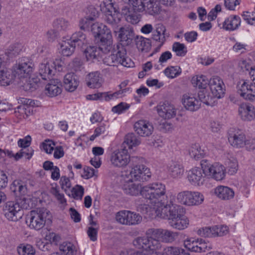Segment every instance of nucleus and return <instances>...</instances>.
Wrapping results in <instances>:
<instances>
[{"instance_id":"4468645a","label":"nucleus","mask_w":255,"mask_h":255,"mask_svg":"<svg viewBox=\"0 0 255 255\" xmlns=\"http://www.w3.org/2000/svg\"><path fill=\"white\" fill-rule=\"evenodd\" d=\"M109 1V2L104 3V12L106 15V20L107 23L116 26L120 21V18L119 17L120 8L117 7L115 4L112 2L111 0Z\"/></svg>"},{"instance_id":"72a5a7b5","label":"nucleus","mask_w":255,"mask_h":255,"mask_svg":"<svg viewBox=\"0 0 255 255\" xmlns=\"http://www.w3.org/2000/svg\"><path fill=\"white\" fill-rule=\"evenodd\" d=\"M184 211L183 208L176 204L174 203L173 199H170L168 209V219L172 220L178 217H180Z\"/></svg>"},{"instance_id":"8fccbe9b","label":"nucleus","mask_w":255,"mask_h":255,"mask_svg":"<svg viewBox=\"0 0 255 255\" xmlns=\"http://www.w3.org/2000/svg\"><path fill=\"white\" fill-rule=\"evenodd\" d=\"M192 84L194 87L199 89H205L209 84V81L207 78L203 75L194 77L192 79Z\"/></svg>"},{"instance_id":"9b49d317","label":"nucleus","mask_w":255,"mask_h":255,"mask_svg":"<svg viewBox=\"0 0 255 255\" xmlns=\"http://www.w3.org/2000/svg\"><path fill=\"white\" fill-rule=\"evenodd\" d=\"M116 219L119 223L128 226L138 225L142 221V217L139 214L128 210L118 212Z\"/></svg>"},{"instance_id":"dca6fc26","label":"nucleus","mask_w":255,"mask_h":255,"mask_svg":"<svg viewBox=\"0 0 255 255\" xmlns=\"http://www.w3.org/2000/svg\"><path fill=\"white\" fill-rule=\"evenodd\" d=\"M23 214L22 210H20L18 204L15 201H9L6 203L4 215L9 221L16 222L22 218Z\"/></svg>"},{"instance_id":"ea45409f","label":"nucleus","mask_w":255,"mask_h":255,"mask_svg":"<svg viewBox=\"0 0 255 255\" xmlns=\"http://www.w3.org/2000/svg\"><path fill=\"white\" fill-rule=\"evenodd\" d=\"M129 90V88H125L123 90H119L114 93L111 92L100 93V100L109 101L112 99L118 98L122 96V94Z\"/></svg>"},{"instance_id":"412c9836","label":"nucleus","mask_w":255,"mask_h":255,"mask_svg":"<svg viewBox=\"0 0 255 255\" xmlns=\"http://www.w3.org/2000/svg\"><path fill=\"white\" fill-rule=\"evenodd\" d=\"M140 239H144L143 237H138L135 239L133 241L134 246L138 249H142L141 251H137L133 253H131L132 255H163L162 253L157 252L158 250H152L150 248V244L148 243H146L145 244L140 245L138 243V240Z\"/></svg>"},{"instance_id":"338daca9","label":"nucleus","mask_w":255,"mask_h":255,"mask_svg":"<svg viewBox=\"0 0 255 255\" xmlns=\"http://www.w3.org/2000/svg\"><path fill=\"white\" fill-rule=\"evenodd\" d=\"M59 184L61 188L66 192L68 189L71 188V183L69 178L66 176H62L60 179Z\"/></svg>"},{"instance_id":"6e6d98bb","label":"nucleus","mask_w":255,"mask_h":255,"mask_svg":"<svg viewBox=\"0 0 255 255\" xmlns=\"http://www.w3.org/2000/svg\"><path fill=\"white\" fill-rule=\"evenodd\" d=\"M172 49L178 56H184L187 52V48L184 44L178 42H175L173 44Z\"/></svg>"},{"instance_id":"49530a36","label":"nucleus","mask_w":255,"mask_h":255,"mask_svg":"<svg viewBox=\"0 0 255 255\" xmlns=\"http://www.w3.org/2000/svg\"><path fill=\"white\" fill-rule=\"evenodd\" d=\"M75 47V46L68 39L66 41H63L61 43L60 46L61 54L64 56H70L73 53Z\"/></svg>"},{"instance_id":"4d7b16f0","label":"nucleus","mask_w":255,"mask_h":255,"mask_svg":"<svg viewBox=\"0 0 255 255\" xmlns=\"http://www.w3.org/2000/svg\"><path fill=\"white\" fill-rule=\"evenodd\" d=\"M17 252L19 255H34L35 250L29 244L21 245L17 248Z\"/></svg>"},{"instance_id":"79ce46f5","label":"nucleus","mask_w":255,"mask_h":255,"mask_svg":"<svg viewBox=\"0 0 255 255\" xmlns=\"http://www.w3.org/2000/svg\"><path fill=\"white\" fill-rule=\"evenodd\" d=\"M53 26L58 32L64 31L70 28V23L66 19L59 18L53 21Z\"/></svg>"},{"instance_id":"1a4fd4ad","label":"nucleus","mask_w":255,"mask_h":255,"mask_svg":"<svg viewBox=\"0 0 255 255\" xmlns=\"http://www.w3.org/2000/svg\"><path fill=\"white\" fill-rule=\"evenodd\" d=\"M34 64L27 58H22L19 62L18 67L15 69V76H17L19 79L29 78V89H35V85L38 81L34 79H30V76L33 70Z\"/></svg>"},{"instance_id":"a18cd8bd","label":"nucleus","mask_w":255,"mask_h":255,"mask_svg":"<svg viewBox=\"0 0 255 255\" xmlns=\"http://www.w3.org/2000/svg\"><path fill=\"white\" fill-rule=\"evenodd\" d=\"M126 4L130 2L132 8L130 9L134 12H142L145 10L144 1L143 0H121Z\"/></svg>"},{"instance_id":"6ab92c4d","label":"nucleus","mask_w":255,"mask_h":255,"mask_svg":"<svg viewBox=\"0 0 255 255\" xmlns=\"http://www.w3.org/2000/svg\"><path fill=\"white\" fill-rule=\"evenodd\" d=\"M205 168L202 169L200 167H195L189 170L187 178L189 182L194 186L202 185L206 179Z\"/></svg>"},{"instance_id":"a211bd4d","label":"nucleus","mask_w":255,"mask_h":255,"mask_svg":"<svg viewBox=\"0 0 255 255\" xmlns=\"http://www.w3.org/2000/svg\"><path fill=\"white\" fill-rule=\"evenodd\" d=\"M205 173L210 178L216 181H221L226 176V169L222 164L215 163L205 168Z\"/></svg>"},{"instance_id":"a19ab883","label":"nucleus","mask_w":255,"mask_h":255,"mask_svg":"<svg viewBox=\"0 0 255 255\" xmlns=\"http://www.w3.org/2000/svg\"><path fill=\"white\" fill-rule=\"evenodd\" d=\"M163 255H190L189 251L177 247H167L163 252Z\"/></svg>"},{"instance_id":"423d86ee","label":"nucleus","mask_w":255,"mask_h":255,"mask_svg":"<svg viewBox=\"0 0 255 255\" xmlns=\"http://www.w3.org/2000/svg\"><path fill=\"white\" fill-rule=\"evenodd\" d=\"M50 212L45 208H38L30 211L27 215L26 222L31 229L39 230L45 225L46 219L50 217Z\"/></svg>"},{"instance_id":"5fc2aeb1","label":"nucleus","mask_w":255,"mask_h":255,"mask_svg":"<svg viewBox=\"0 0 255 255\" xmlns=\"http://www.w3.org/2000/svg\"><path fill=\"white\" fill-rule=\"evenodd\" d=\"M181 72L182 70L178 66L168 67L164 71L165 75L170 78H174L178 76Z\"/></svg>"},{"instance_id":"cd10ccee","label":"nucleus","mask_w":255,"mask_h":255,"mask_svg":"<svg viewBox=\"0 0 255 255\" xmlns=\"http://www.w3.org/2000/svg\"><path fill=\"white\" fill-rule=\"evenodd\" d=\"M79 81L77 76L73 73L67 74L64 78V85L65 89L69 92L74 91L77 88Z\"/></svg>"},{"instance_id":"f257e3e1","label":"nucleus","mask_w":255,"mask_h":255,"mask_svg":"<svg viewBox=\"0 0 255 255\" xmlns=\"http://www.w3.org/2000/svg\"><path fill=\"white\" fill-rule=\"evenodd\" d=\"M91 31L96 38L100 39L99 47L89 46L85 50V54L88 61L95 59L99 55L100 50L103 52H109L113 47V38L110 29L103 24L96 22L91 25Z\"/></svg>"},{"instance_id":"f3484780","label":"nucleus","mask_w":255,"mask_h":255,"mask_svg":"<svg viewBox=\"0 0 255 255\" xmlns=\"http://www.w3.org/2000/svg\"><path fill=\"white\" fill-rule=\"evenodd\" d=\"M209 86L212 94V102L213 98L220 99L222 98L225 92V86L222 79L218 76H214L210 79Z\"/></svg>"},{"instance_id":"473e14b6","label":"nucleus","mask_w":255,"mask_h":255,"mask_svg":"<svg viewBox=\"0 0 255 255\" xmlns=\"http://www.w3.org/2000/svg\"><path fill=\"white\" fill-rule=\"evenodd\" d=\"M184 167L178 161H172L168 167V172L173 178H180L184 173Z\"/></svg>"},{"instance_id":"f8f14e48","label":"nucleus","mask_w":255,"mask_h":255,"mask_svg":"<svg viewBox=\"0 0 255 255\" xmlns=\"http://www.w3.org/2000/svg\"><path fill=\"white\" fill-rule=\"evenodd\" d=\"M118 32L120 42L117 45H121L124 47L131 46L137 36L135 35L133 28L128 25L121 27Z\"/></svg>"},{"instance_id":"5701e85b","label":"nucleus","mask_w":255,"mask_h":255,"mask_svg":"<svg viewBox=\"0 0 255 255\" xmlns=\"http://www.w3.org/2000/svg\"><path fill=\"white\" fill-rule=\"evenodd\" d=\"M239 113L244 121H250L255 118V108L250 104H242L239 107Z\"/></svg>"},{"instance_id":"603ef678","label":"nucleus","mask_w":255,"mask_h":255,"mask_svg":"<svg viewBox=\"0 0 255 255\" xmlns=\"http://www.w3.org/2000/svg\"><path fill=\"white\" fill-rule=\"evenodd\" d=\"M140 143L139 138L134 133H129L126 135L123 145L127 144L129 148H131L132 146L138 145Z\"/></svg>"},{"instance_id":"774afa93","label":"nucleus","mask_w":255,"mask_h":255,"mask_svg":"<svg viewBox=\"0 0 255 255\" xmlns=\"http://www.w3.org/2000/svg\"><path fill=\"white\" fill-rule=\"evenodd\" d=\"M243 19L248 24L255 25V13L252 12L251 14L248 11H245L242 15Z\"/></svg>"},{"instance_id":"aec40b11","label":"nucleus","mask_w":255,"mask_h":255,"mask_svg":"<svg viewBox=\"0 0 255 255\" xmlns=\"http://www.w3.org/2000/svg\"><path fill=\"white\" fill-rule=\"evenodd\" d=\"M135 131L141 136H149L153 131L152 125L145 120H139L134 125Z\"/></svg>"},{"instance_id":"e433bc0d","label":"nucleus","mask_w":255,"mask_h":255,"mask_svg":"<svg viewBox=\"0 0 255 255\" xmlns=\"http://www.w3.org/2000/svg\"><path fill=\"white\" fill-rule=\"evenodd\" d=\"M75 47L76 46L82 47L87 44L86 35L81 31L73 33L70 38L68 39Z\"/></svg>"},{"instance_id":"7ed1b4c3","label":"nucleus","mask_w":255,"mask_h":255,"mask_svg":"<svg viewBox=\"0 0 255 255\" xmlns=\"http://www.w3.org/2000/svg\"><path fill=\"white\" fill-rule=\"evenodd\" d=\"M198 95L199 99L192 94L183 95L182 103L186 110L191 112L196 111L200 108L201 102L208 106H212V97L208 94L206 95L205 90L199 91Z\"/></svg>"},{"instance_id":"39448f33","label":"nucleus","mask_w":255,"mask_h":255,"mask_svg":"<svg viewBox=\"0 0 255 255\" xmlns=\"http://www.w3.org/2000/svg\"><path fill=\"white\" fill-rule=\"evenodd\" d=\"M166 186L161 182H153L143 187L141 195L151 201V204L159 202L166 194Z\"/></svg>"},{"instance_id":"c85d7f7f","label":"nucleus","mask_w":255,"mask_h":255,"mask_svg":"<svg viewBox=\"0 0 255 255\" xmlns=\"http://www.w3.org/2000/svg\"><path fill=\"white\" fill-rule=\"evenodd\" d=\"M121 9L122 14L126 16V19L128 22L132 24H136L139 21V15L136 14L137 12L130 9L129 4L123 6Z\"/></svg>"},{"instance_id":"9d476101","label":"nucleus","mask_w":255,"mask_h":255,"mask_svg":"<svg viewBox=\"0 0 255 255\" xmlns=\"http://www.w3.org/2000/svg\"><path fill=\"white\" fill-rule=\"evenodd\" d=\"M154 207L152 208L146 205H144L142 212L146 215L147 218H154L156 217L162 219H168V209L169 201L166 203L162 202V200L154 203Z\"/></svg>"},{"instance_id":"20e7f679","label":"nucleus","mask_w":255,"mask_h":255,"mask_svg":"<svg viewBox=\"0 0 255 255\" xmlns=\"http://www.w3.org/2000/svg\"><path fill=\"white\" fill-rule=\"evenodd\" d=\"M103 62L110 66H117L120 64L127 67L131 66V60L127 56L126 47L121 45L114 47L113 53L104 58Z\"/></svg>"},{"instance_id":"4be33fe9","label":"nucleus","mask_w":255,"mask_h":255,"mask_svg":"<svg viewBox=\"0 0 255 255\" xmlns=\"http://www.w3.org/2000/svg\"><path fill=\"white\" fill-rule=\"evenodd\" d=\"M157 113L161 117L165 119H170L175 116L176 110L173 105L164 102L157 106Z\"/></svg>"},{"instance_id":"680f3d73","label":"nucleus","mask_w":255,"mask_h":255,"mask_svg":"<svg viewBox=\"0 0 255 255\" xmlns=\"http://www.w3.org/2000/svg\"><path fill=\"white\" fill-rule=\"evenodd\" d=\"M84 188L82 186L77 185L71 190L72 196L76 200H81L84 195Z\"/></svg>"},{"instance_id":"69168bd1","label":"nucleus","mask_w":255,"mask_h":255,"mask_svg":"<svg viewBox=\"0 0 255 255\" xmlns=\"http://www.w3.org/2000/svg\"><path fill=\"white\" fill-rule=\"evenodd\" d=\"M129 105L126 103L121 102L112 108V111L114 113L120 114L128 109Z\"/></svg>"},{"instance_id":"09e8293b","label":"nucleus","mask_w":255,"mask_h":255,"mask_svg":"<svg viewBox=\"0 0 255 255\" xmlns=\"http://www.w3.org/2000/svg\"><path fill=\"white\" fill-rule=\"evenodd\" d=\"M92 15L87 16L82 19L80 22L81 29H85L89 28L91 21H93L98 16V11L95 8L91 9Z\"/></svg>"},{"instance_id":"58836bf2","label":"nucleus","mask_w":255,"mask_h":255,"mask_svg":"<svg viewBox=\"0 0 255 255\" xmlns=\"http://www.w3.org/2000/svg\"><path fill=\"white\" fill-rule=\"evenodd\" d=\"M14 79V75L10 70L3 69L0 70V85L5 86L10 85Z\"/></svg>"},{"instance_id":"c9c22d12","label":"nucleus","mask_w":255,"mask_h":255,"mask_svg":"<svg viewBox=\"0 0 255 255\" xmlns=\"http://www.w3.org/2000/svg\"><path fill=\"white\" fill-rule=\"evenodd\" d=\"M10 190L16 196H22L26 192V187L24 183L19 180H15L10 185Z\"/></svg>"},{"instance_id":"c756f323","label":"nucleus","mask_w":255,"mask_h":255,"mask_svg":"<svg viewBox=\"0 0 255 255\" xmlns=\"http://www.w3.org/2000/svg\"><path fill=\"white\" fill-rule=\"evenodd\" d=\"M215 194L220 199L230 200L234 196V192L231 188L224 186H219L215 189Z\"/></svg>"},{"instance_id":"bf43d9fd","label":"nucleus","mask_w":255,"mask_h":255,"mask_svg":"<svg viewBox=\"0 0 255 255\" xmlns=\"http://www.w3.org/2000/svg\"><path fill=\"white\" fill-rule=\"evenodd\" d=\"M75 246L70 242H64L59 246V250L67 255H74Z\"/></svg>"},{"instance_id":"37998d69","label":"nucleus","mask_w":255,"mask_h":255,"mask_svg":"<svg viewBox=\"0 0 255 255\" xmlns=\"http://www.w3.org/2000/svg\"><path fill=\"white\" fill-rule=\"evenodd\" d=\"M189 153L191 157L195 160L203 158L205 154L204 150L201 149L200 145L198 143L191 145L189 150Z\"/></svg>"},{"instance_id":"864d4df0","label":"nucleus","mask_w":255,"mask_h":255,"mask_svg":"<svg viewBox=\"0 0 255 255\" xmlns=\"http://www.w3.org/2000/svg\"><path fill=\"white\" fill-rule=\"evenodd\" d=\"M215 226L212 227H205L198 230L197 234L202 237L215 238Z\"/></svg>"},{"instance_id":"c03bdc74","label":"nucleus","mask_w":255,"mask_h":255,"mask_svg":"<svg viewBox=\"0 0 255 255\" xmlns=\"http://www.w3.org/2000/svg\"><path fill=\"white\" fill-rule=\"evenodd\" d=\"M191 194V191L188 190L179 192L176 196L177 202L184 205L190 206Z\"/></svg>"},{"instance_id":"0e129e2a","label":"nucleus","mask_w":255,"mask_h":255,"mask_svg":"<svg viewBox=\"0 0 255 255\" xmlns=\"http://www.w3.org/2000/svg\"><path fill=\"white\" fill-rule=\"evenodd\" d=\"M198 239H187L184 241V246L189 251L196 252V248L198 246Z\"/></svg>"},{"instance_id":"393cba45","label":"nucleus","mask_w":255,"mask_h":255,"mask_svg":"<svg viewBox=\"0 0 255 255\" xmlns=\"http://www.w3.org/2000/svg\"><path fill=\"white\" fill-rule=\"evenodd\" d=\"M45 94L49 97L58 96L62 92L61 83L58 79L51 80L45 88Z\"/></svg>"},{"instance_id":"de8ad7c7","label":"nucleus","mask_w":255,"mask_h":255,"mask_svg":"<svg viewBox=\"0 0 255 255\" xmlns=\"http://www.w3.org/2000/svg\"><path fill=\"white\" fill-rule=\"evenodd\" d=\"M50 193L55 197L60 204V207L64 209L67 205V201L64 195L60 193L59 189L57 187V184L55 187H52L50 189Z\"/></svg>"},{"instance_id":"13d9d810","label":"nucleus","mask_w":255,"mask_h":255,"mask_svg":"<svg viewBox=\"0 0 255 255\" xmlns=\"http://www.w3.org/2000/svg\"><path fill=\"white\" fill-rule=\"evenodd\" d=\"M190 206H198L201 204L204 200V196L199 192L191 191Z\"/></svg>"},{"instance_id":"a878e982","label":"nucleus","mask_w":255,"mask_h":255,"mask_svg":"<svg viewBox=\"0 0 255 255\" xmlns=\"http://www.w3.org/2000/svg\"><path fill=\"white\" fill-rule=\"evenodd\" d=\"M53 67L50 64L49 60L47 59H44L38 66V73L42 79L47 80L50 79L53 74Z\"/></svg>"},{"instance_id":"ddd939ff","label":"nucleus","mask_w":255,"mask_h":255,"mask_svg":"<svg viewBox=\"0 0 255 255\" xmlns=\"http://www.w3.org/2000/svg\"><path fill=\"white\" fill-rule=\"evenodd\" d=\"M139 163V160H137L136 163H132L133 167L129 172L130 178L128 179L143 182L151 177L149 169L143 165H137Z\"/></svg>"},{"instance_id":"bb28decb","label":"nucleus","mask_w":255,"mask_h":255,"mask_svg":"<svg viewBox=\"0 0 255 255\" xmlns=\"http://www.w3.org/2000/svg\"><path fill=\"white\" fill-rule=\"evenodd\" d=\"M165 28L162 24H158L156 25L155 31L152 34V39L158 43V45L155 49L156 52L159 50L160 47L165 41Z\"/></svg>"},{"instance_id":"3c124183","label":"nucleus","mask_w":255,"mask_h":255,"mask_svg":"<svg viewBox=\"0 0 255 255\" xmlns=\"http://www.w3.org/2000/svg\"><path fill=\"white\" fill-rule=\"evenodd\" d=\"M137 48L142 52H148L151 48V44L147 39L137 36L135 41Z\"/></svg>"},{"instance_id":"f03ea898","label":"nucleus","mask_w":255,"mask_h":255,"mask_svg":"<svg viewBox=\"0 0 255 255\" xmlns=\"http://www.w3.org/2000/svg\"><path fill=\"white\" fill-rule=\"evenodd\" d=\"M146 237L138 240L140 245L148 243L152 250H160L162 248L161 243H171L177 238L178 234L167 229L162 228H150L146 232Z\"/></svg>"},{"instance_id":"2eb2a0df","label":"nucleus","mask_w":255,"mask_h":255,"mask_svg":"<svg viewBox=\"0 0 255 255\" xmlns=\"http://www.w3.org/2000/svg\"><path fill=\"white\" fill-rule=\"evenodd\" d=\"M228 140L230 144L236 148L243 147L249 143V141L246 139L244 133L237 128H231L229 130Z\"/></svg>"},{"instance_id":"6e6552de","label":"nucleus","mask_w":255,"mask_h":255,"mask_svg":"<svg viewBox=\"0 0 255 255\" xmlns=\"http://www.w3.org/2000/svg\"><path fill=\"white\" fill-rule=\"evenodd\" d=\"M140 158L137 156L130 158L128 149L125 146L121 149L114 151L111 155L110 161L112 165L115 167L124 168L131 161L132 163H136Z\"/></svg>"},{"instance_id":"b1692460","label":"nucleus","mask_w":255,"mask_h":255,"mask_svg":"<svg viewBox=\"0 0 255 255\" xmlns=\"http://www.w3.org/2000/svg\"><path fill=\"white\" fill-rule=\"evenodd\" d=\"M122 189L125 193L131 196L141 194L142 188L140 184L134 183L131 179H128L123 184Z\"/></svg>"},{"instance_id":"7c9ffc66","label":"nucleus","mask_w":255,"mask_h":255,"mask_svg":"<svg viewBox=\"0 0 255 255\" xmlns=\"http://www.w3.org/2000/svg\"><path fill=\"white\" fill-rule=\"evenodd\" d=\"M241 22V19L239 16L230 15L224 21L223 27L227 30L233 31L239 28Z\"/></svg>"},{"instance_id":"4c0bfd02","label":"nucleus","mask_w":255,"mask_h":255,"mask_svg":"<svg viewBox=\"0 0 255 255\" xmlns=\"http://www.w3.org/2000/svg\"><path fill=\"white\" fill-rule=\"evenodd\" d=\"M145 4L144 11L150 15L158 14L160 10L159 4L155 0H143Z\"/></svg>"},{"instance_id":"0eeeda50","label":"nucleus","mask_w":255,"mask_h":255,"mask_svg":"<svg viewBox=\"0 0 255 255\" xmlns=\"http://www.w3.org/2000/svg\"><path fill=\"white\" fill-rule=\"evenodd\" d=\"M252 82L247 80H241L238 83L237 91L244 99L255 101V71L250 72Z\"/></svg>"},{"instance_id":"2f4dec72","label":"nucleus","mask_w":255,"mask_h":255,"mask_svg":"<svg viewBox=\"0 0 255 255\" xmlns=\"http://www.w3.org/2000/svg\"><path fill=\"white\" fill-rule=\"evenodd\" d=\"M87 84L91 88H97L102 84V78L98 72H94L89 73L86 78Z\"/></svg>"},{"instance_id":"052dcab7","label":"nucleus","mask_w":255,"mask_h":255,"mask_svg":"<svg viewBox=\"0 0 255 255\" xmlns=\"http://www.w3.org/2000/svg\"><path fill=\"white\" fill-rule=\"evenodd\" d=\"M228 173L230 175H233L236 173L238 169V163L237 159L234 157H231L226 161Z\"/></svg>"},{"instance_id":"e2e57ef3","label":"nucleus","mask_w":255,"mask_h":255,"mask_svg":"<svg viewBox=\"0 0 255 255\" xmlns=\"http://www.w3.org/2000/svg\"><path fill=\"white\" fill-rule=\"evenodd\" d=\"M210 249H211V245L209 243H207L202 239H198V246L196 248V252H205Z\"/></svg>"},{"instance_id":"f704fd0d","label":"nucleus","mask_w":255,"mask_h":255,"mask_svg":"<svg viewBox=\"0 0 255 255\" xmlns=\"http://www.w3.org/2000/svg\"><path fill=\"white\" fill-rule=\"evenodd\" d=\"M169 223L173 228L181 230L187 228L189 225V220L185 216L182 214L180 217L171 220Z\"/></svg>"}]
</instances>
